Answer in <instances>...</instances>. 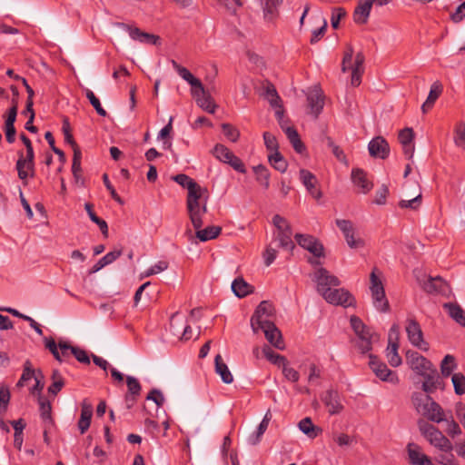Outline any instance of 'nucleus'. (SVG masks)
Instances as JSON below:
<instances>
[{"mask_svg":"<svg viewBox=\"0 0 465 465\" xmlns=\"http://www.w3.org/2000/svg\"><path fill=\"white\" fill-rule=\"evenodd\" d=\"M370 281H371L370 291H371V294H373V293L381 294V293L385 292L383 284H382L381 279L376 274V269H374L371 272Z\"/></svg>","mask_w":465,"mask_h":465,"instance_id":"obj_53","label":"nucleus"},{"mask_svg":"<svg viewBox=\"0 0 465 465\" xmlns=\"http://www.w3.org/2000/svg\"><path fill=\"white\" fill-rule=\"evenodd\" d=\"M264 143L272 153L278 151V143L275 136L268 132L263 134Z\"/></svg>","mask_w":465,"mask_h":465,"instance_id":"obj_64","label":"nucleus"},{"mask_svg":"<svg viewBox=\"0 0 465 465\" xmlns=\"http://www.w3.org/2000/svg\"><path fill=\"white\" fill-rule=\"evenodd\" d=\"M282 369V373L284 377L292 381L296 382L299 381L300 375L297 371H295L293 368L290 367L287 363V361L281 367Z\"/></svg>","mask_w":465,"mask_h":465,"instance_id":"obj_62","label":"nucleus"},{"mask_svg":"<svg viewBox=\"0 0 465 465\" xmlns=\"http://www.w3.org/2000/svg\"><path fill=\"white\" fill-rule=\"evenodd\" d=\"M214 156L223 163H227L229 160H232V157L234 155L226 146L223 144H216L213 149Z\"/></svg>","mask_w":465,"mask_h":465,"instance_id":"obj_50","label":"nucleus"},{"mask_svg":"<svg viewBox=\"0 0 465 465\" xmlns=\"http://www.w3.org/2000/svg\"><path fill=\"white\" fill-rule=\"evenodd\" d=\"M116 25L119 27H122L124 30L128 31L129 35L133 40L139 41L141 43H150V44H156V42L158 40V37H156L155 35L142 32L137 27L132 28L123 23H118Z\"/></svg>","mask_w":465,"mask_h":465,"instance_id":"obj_26","label":"nucleus"},{"mask_svg":"<svg viewBox=\"0 0 465 465\" xmlns=\"http://www.w3.org/2000/svg\"><path fill=\"white\" fill-rule=\"evenodd\" d=\"M442 92V85L440 82L436 81L434 82L431 86L429 93V95L426 99V101L421 105V110L423 113H426L429 111L436 102V100L439 98Z\"/></svg>","mask_w":465,"mask_h":465,"instance_id":"obj_31","label":"nucleus"},{"mask_svg":"<svg viewBox=\"0 0 465 465\" xmlns=\"http://www.w3.org/2000/svg\"><path fill=\"white\" fill-rule=\"evenodd\" d=\"M336 225L342 232L345 239H349V235L354 233V227L351 221L337 219Z\"/></svg>","mask_w":465,"mask_h":465,"instance_id":"obj_58","label":"nucleus"},{"mask_svg":"<svg viewBox=\"0 0 465 465\" xmlns=\"http://www.w3.org/2000/svg\"><path fill=\"white\" fill-rule=\"evenodd\" d=\"M312 280L316 282L317 292L328 303L343 307L352 304L353 298L348 291L343 288H332L339 286L341 282L326 269H317L313 273Z\"/></svg>","mask_w":465,"mask_h":465,"instance_id":"obj_1","label":"nucleus"},{"mask_svg":"<svg viewBox=\"0 0 465 465\" xmlns=\"http://www.w3.org/2000/svg\"><path fill=\"white\" fill-rule=\"evenodd\" d=\"M44 342L45 348L50 351L54 357L60 362L66 361L72 354L74 346L65 341H60L58 344L53 338L45 337Z\"/></svg>","mask_w":465,"mask_h":465,"instance_id":"obj_13","label":"nucleus"},{"mask_svg":"<svg viewBox=\"0 0 465 465\" xmlns=\"http://www.w3.org/2000/svg\"><path fill=\"white\" fill-rule=\"evenodd\" d=\"M272 223L276 228L274 232L275 241L278 242V245L288 251H292L294 248L292 242V232L289 223L285 218L279 214H275L272 218Z\"/></svg>","mask_w":465,"mask_h":465,"instance_id":"obj_5","label":"nucleus"},{"mask_svg":"<svg viewBox=\"0 0 465 465\" xmlns=\"http://www.w3.org/2000/svg\"><path fill=\"white\" fill-rule=\"evenodd\" d=\"M34 167L35 163L29 162L28 160H24L23 153H19V157L16 162V170L18 172V176L21 180L25 181L28 177L34 176Z\"/></svg>","mask_w":465,"mask_h":465,"instance_id":"obj_28","label":"nucleus"},{"mask_svg":"<svg viewBox=\"0 0 465 465\" xmlns=\"http://www.w3.org/2000/svg\"><path fill=\"white\" fill-rule=\"evenodd\" d=\"M215 372L221 377L222 381L230 384L233 381V376L230 371L228 366L223 361L222 356L217 354L215 359Z\"/></svg>","mask_w":465,"mask_h":465,"instance_id":"obj_30","label":"nucleus"},{"mask_svg":"<svg viewBox=\"0 0 465 465\" xmlns=\"http://www.w3.org/2000/svg\"><path fill=\"white\" fill-rule=\"evenodd\" d=\"M353 56V50L350 46L348 47L347 51L344 54L343 59H342V72H346L350 68H351V71H358V72H363V63H364V56L361 53H358L355 56L354 64L351 66V63Z\"/></svg>","mask_w":465,"mask_h":465,"instance_id":"obj_22","label":"nucleus"},{"mask_svg":"<svg viewBox=\"0 0 465 465\" xmlns=\"http://www.w3.org/2000/svg\"><path fill=\"white\" fill-rule=\"evenodd\" d=\"M277 16V9L273 1L267 0L263 7V17L268 22H272Z\"/></svg>","mask_w":465,"mask_h":465,"instance_id":"obj_57","label":"nucleus"},{"mask_svg":"<svg viewBox=\"0 0 465 465\" xmlns=\"http://www.w3.org/2000/svg\"><path fill=\"white\" fill-rule=\"evenodd\" d=\"M412 403L418 413L426 417L430 421L440 423L445 420L444 410L429 395L414 393L412 395Z\"/></svg>","mask_w":465,"mask_h":465,"instance_id":"obj_2","label":"nucleus"},{"mask_svg":"<svg viewBox=\"0 0 465 465\" xmlns=\"http://www.w3.org/2000/svg\"><path fill=\"white\" fill-rule=\"evenodd\" d=\"M369 366L376 377L381 381L393 385L400 382L397 372L390 370L384 362L372 354L369 355Z\"/></svg>","mask_w":465,"mask_h":465,"instance_id":"obj_7","label":"nucleus"},{"mask_svg":"<svg viewBox=\"0 0 465 465\" xmlns=\"http://www.w3.org/2000/svg\"><path fill=\"white\" fill-rule=\"evenodd\" d=\"M85 96L89 100L90 104L95 109L96 113L101 116L107 114L106 111L103 108L100 100L94 95V92L88 88L84 89Z\"/></svg>","mask_w":465,"mask_h":465,"instance_id":"obj_52","label":"nucleus"},{"mask_svg":"<svg viewBox=\"0 0 465 465\" xmlns=\"http://www.w3.org/2000/svg\"><path fill=\"white\" fill-rule=\"evenodd\" d=\"M253 172L256 175L257 182L265 189H268L270 186V173L268 169L263 165H257L253 167Z\"/></svg>","mask_w":465,"mask_h":465,"instance_id":"obj_44","label":"nucleus"},{"mask_svg":"<svg viewBox=\"0 0 465 465\" xmlns=\"http://www.w3.org/2000/svg\"><path fill=\"white\" fill-rule=\"evenodd\" d=\"M444 309L449 315L458 323L465 327V312L455 303H445Z\"/></svg>","mask_w":465,"mask_h":465,"instance_id":"obj_35","label":"nucleus"},{"mask_svg":"<svg viewBox=\"0 0 465 465\" xmlns=\"http://www.w3.org/2000/svg\"><path fill=\"white\" fill-rule=\"evenodd\" d=\"M422 377L424 378V381L422 383V390L426 393H432L440 384L437 371L433 368L431 370V372H429L427 376Z\"/></svg>","mask_w":465,"mask_h":465,"instance_id":"obj_37","label":"nucleus"},{"mask_svg":"<svg viewBox=\"0 0 465 465\" xmlns=\"http://www.w3.org/2000/svg\"><path fill=\"white\" fill-rule=\"evenodd\" d=\"M192 95L195 98L197 104L201 108L210 114L214 113L216 105L213 104L211 96L205 93L203 86L202 92H196V94H192Z\"/></svg>","mask_w":465,"mask_h":465,"instance_id":"obj_29","label":"nucleus"},{"mask_svg":"<svg viewBox=\"0 0 465 465\" xmlns=\"http://www.w3.org/2000/svg\"><path fill=\"white\" fill-rule=\"evenodd\" d=\"M271 419H272V415H271L270 411H268L265 413L261 423L258 425L256 430L249 435V437L247 439L248 444H250L252 446H255L261 442L262 435L265 433L266 430L268 429Z\"/></svg>","mask_w":465,"mask_h":465,"instance_id":"obj_27","label":"nucleus"},{"mask_svg":"<svg viewBox=\"0 0 465 465\" xmlns=\"http://www.w3.org/2000/svg\"><path fill=\"white\" fill-rule=\"evenodd\" d=\"M406 451L411 465H434L431 458L426 455L417 443H408Z\"/></svg>","mask_w":465,"mask_h":465,"instance_id":"obj_14","label":"nucleus"},{"mask_svg":"<svg viewBox=\"0 0 465 465\" xmlns=\"http://www.w3.org/2000/svg\"><path fill=\"white\" fill-rule=\"evenodd\" d=\"M284 133L286 136L288 137L290 143H292L293 149L298 153H302L305 147L302 143V142L300 139V136L297 133V131L293 127H283Z\"/></svg>","mask_w":465,"mask_h":465,"instance_id":"obj_36","label":"nucleus"},{"mask_svg":"<svg viewBox=\"0 0 465 465\" xmlns=\"http://www.w3.org/2000/svg\"><path fill=\"white\" fill-rule=\"evenodd\" d=\"M454 143L458 147L465 150V124L460 123L455 128Z\"/></svg>","mask_w":465,"mask_h":465,"instance_id":"obj_55","label":"nucleus"},{"mask_svg":"<svg viewBox=\"0 0 465 465\" xmlns=\"http://www.w3.org/2000/svg\"><path fill=\"white\" fill-rule=\"evenodd\" d=\"M399 344L391 343L388 344L386 349V357L389 363L392 367H398L401 364L402 361L398 353Z\"/></svg>","mask_w":465,"mask_h":465,"instance_id":"obj_40","label":"nucleus"},{"mask_svg":"<svg viewBox=\"0 0 465 465\" xmlns=\"http://www.w3.org/2000/svg\"><path fill=\"white\" fill-rule=\"evenodd\" d=\"M209 193L206 188L200 186L197 183L189 188L187 200H208Z\"/></svg>","mask_w":465,"mask_h":465,"instance_id":"obj_41","label":"nucleus"},{"mask_svg":"<svg viewBox=\"0 0 465 465\" xmlns=\"http://www.w3.org/2000/svg\"><path fill=\"white\" fill-rule=\"evenodd\" d=\"M273 307L267 301H262L256 308L251 319V327L253 332L259 328L272 322Z\"/></svg>","mask_w":465,"mask_h":465,"instance_id":"obj_9","label":"nucleus"},{"mask_svg":"<svg viewBox=\"0 0 465 465\" xmlns=\"http://www.w3.org/2000/svg\"><path fill=\"white\" fill-rule=\"evenodd\" d=\"M196 237L201 242H206L216 238L221 232V227L219 226H209L205 229H195Z\"/></svg>","mask_w":465,"mask_h":465,"instance_id":"obj_38","label":"nucleus"},{"mask_svg":"<svg viewBox=\"0 0 465 465\" xmlns=\"http://www.w3.org/2000/svg\"><path fill=\"white\" fill-rule=\"evenodd\" d=\"M268 158H269L270 163L277 171H279L281 173H284L287 170V166H288L287 162L284 160L282 155L278 151L272 153L268 156Z\"/></svg>","mask_w":465,"mask_h":465,"instance_id":"obj_45","label":"nucleus"},{"mask_svg":"<svg viewBox=\"0 0 465 465\" xmlns=\"http://www.w3.org/2000/svg\"><path fill=\"white\" fill-rule=\"evenodd\" d=\"M126 385L128 389V394L125 396V400L126 401H130L134 402L141 393V384L136 378L133 376H127Z\"/></svg>","mask_w":465,"mask_h":465,"instance_id":"obj_33","label":"nucleus"},{"mask_svg":"<svg viewBox=\"0 0 465 465\" xmlns=\"http://www.w3.org/2000/svg\"><path fill=\"white\" fill-rule=\"evenodd\" d=\"M351 326L357 336V347L362 353L372 350V346L380 340L377 332L367 327L357 316L351 317Z\"/></svg>","mask_w":465,"mask_h":465,"instance_id":"obj_3","label":"nucleus"},{"mask_svg":"<svg viewBox=\"0 0 465 465\" xmlns=\"http://www.w3.org/2000/svg\"><path fill=\"white\" fill-rule=\"evenodd\" d=\"M458 365L454 356L446 355L440 363V372L443 377L452 376L453 371L457 369Z\"/></svg>","mask_w":465,"mask_h":465,"instance_id":"obj_39","label":"nucleus"},{"mask_svg":"<svg viewBox=\"0 0 465 465\" xmlns=\"http://www.w3.org/2000/svg\"><path fill=\"white\" fill-rule=\"evenodd\" d=\"M299 429L309 438H315L320 429L315 427L310 418H304L299 422Z\"/></svg>","mask_w":465,"mask_h":465,"instance_id":"obj_43","label":"nucleus"},{"mask_svg":"<svg viewBox=\"0 0 465 465\" xmlns=\"http://www.w3.org/2000/svg\"><path fill=\"white\" fill-rule=\"evenodd\" d=\"M436 461L440 465H460L459 460L451 451L441 452L435 457Z\"/></svg>","mask_w":465,"mask_h":465,"instance_id":"obj_54","label":"nucleus"},{"mask_svg":"<svg viewBox=\"0 0 465 465\" xmlns=\"http://www.w3.org/2000/svg\"><path fill=\"white\" fill-rule=\"evenodd\" d=\"M373 306L381 312L389 311V302L386 298L385 292L381 294H371Z\"/></svg>","mask_w":465,"mask_h":465,"instance_id":"obj_51","label":"nucleus"},{"mask_svg":"<svg viewBox=\"0 0 465 465\" xmlns=\"http://www.w3.org/2000/svg\"><path fill=\"white\" fill-rule=\"evenodd\" d=\"M93 415V404L84 399L81 403V415L78 420V429L84 434L90 427Z\"/></svg>","mask_w":465,"mask_h":465,"instance_id":"obj_23","label":"nucleus"},{"mask_svg":"<svg viewBox=\"0 0 465 465\" xmlns=\"http://www.w3.org/2000/svg\"><path fill=\"white\" fill-rule=\"evenodd\" d=\"M259 330L264 332L267 341L276 349L283 350L285 348L282 333L273 322L260 327Z\"/></svg>","mask_w":465,"mask_h":465,"instance_id":"obj_17","label":"nucleus"},{"mask_svg":"<svg viewBox=\"0 0 465 465\" xmlns=\"http://www.w3.org/2000/svg\"><path fill=\"white\" fill-rule=\"evenodd\" d=\"M262 352L268 361H270L272 364L277 365L278 367H282L287 361L283 356L275 353L267 345L262 348Z\"/></svg>","mask_w":465,"mask_h":465,"instance_id":"obj_47","label":"nucleus"},{"mask_svg":"<svg viewBox=\"0 0 465 465\" xmlns=\"http://www.w3.org/2000/svg\"><path fill=\"white\" fill-rule=\"evenodd\" d=\"M222 129L223 134L232 142H236L240 136L239 131L229 124H223Z\"/></svg>","mask_w":465,"mask_h":465,"instance_id":"obj_59","label":"nucleus"},{"mask_svg":"<svg viewBox=\"0 0 465 465\" xmlns=\"http://www.w3.org/2000/svg\"><path fill=\"white\" fill-rule=\"evenodd\" d=\"M208 200H187V210L190 220L194 229H199L203 226V216L207 212Z\"/></svg>","mask_w":465,"mask_h":465,"instance_id":"obj_12","label":"nucleus"},{"mask_svg":"<svg viewBox=\"0 0 465 465\" xmlns=\"http://www.w3.org/2000/svg\"><path fill=\"white\" fill-rule=\"evenodd\" d=\"M405 331L410 343L422 351H428L429 343L424 340L423 332L419 322L413 319L406 322Z\"/></svg>","mask_w":465,"mask_h":465,"instance_id":"obj_8","label":"nucleus"},{"mask_svg":"<svg viewBox=\"0 0 465 465\" xmlns=\"http://www.w3.org/2000/svg\"><path fill=\"white\" fill-rule=\"evenodd\" d=\"M38 403H39V411H40L41 418L45 421L51 422L52 421V419H51L52 406H51L50 401L46 398L43 397L42 395H39Z\"/></svg>","mask_w":465,"mask_h":465,"instance_id":"obj_46","label":"nucleus"},{"mask_svg":"<svg viewBox=\"0 0 465 465\" xmlns=\"http://www.w3.org/2000/svg\"><path fill=\"white\" fill-rule=\"evenodd\" d=\"M122 254L120 250L109 252L104 257H102L91 269L90 272L94 273L102 270L104 266L111 264Z\"/></svg>","mask_w":465,"mask_h":465,"instance_id":"obj_34","label":"nucleus"},{"mask_svg":"<svg viewBox=\"0 0 465 465\" xmlns=\"http://www.w3.org/2000/svg\"><path fill=\"white\" fill-rule=\"evenodd\" d=\"M415 276L423 290L429 293L446 295L450 292L449 284L441 277H430L416 271Z\"/></svg>","mask_w":465,"mask_h":465,"instance_id":"obj_6","label":"nucleus"},{"mask_svg":"<svg viewBox=\"0 0 465 465\" xmlns=\"http://www.w3.org/2000/svg\"><path fill=\"white\" fill-rule=\"evenodd\" d=\"M373 3L378 5V0H359L353 13V20L356 24L367 23Z\"/></svg>","mask_w":465,"mask_h":465,"instance_id":"obj_21","label":"nucleus"},{"mask_svg":"<svg viewBox=\"0 0 465 465\" xmlns=\"http://www.w3.org/2000/svg\"><path fill=\"white\" fill-rule=\"evenodd\" d=\"M232 291L235 296L243 298L252 292V286L245 282L242 278H236L232 282Z\"/></svg>","mask_w":465,"mask_h":465,"instance_id":"obj_32","label":"nucleus"},{"mask_svg":"<svg viewBox=\"0 0 465 465\" xmlns=\"http://www.w3.org/2000/svg\"><path fill=\"white\" fill-rule=\"evenodd\" d=\"M346 15V11L341 7H335L332 9L331 16V26L336 29L339 26V23L341 18Z\"/></svg>","mask_w":465,"mask_h":465,"instance_id":"obj_61","label":"nucleus"},{"mask_svg":"<svg viewBox=\"0 0 465 465\" xmlns=\"http://www.w3.org/2000/svg\"><path fill=\"white\" fill-rule=\"evenodd\" d=\"M264 96L273 108L281 107L282 100L273 85L266 86Z\"/></svg>","mask_w":465,"mask_h":465,"instance_id":"obj_48","label":"nucleus"},{"mask_svg":"<svg viewBox=\"0 0 465 465\" xmlns=\"http://www.w3.org/2000/svg\"><path fill=\"white\" fill-rule=\"evenodd\" d=\"M172 65L176 73L192 86V94L203 91V84L201 81L194 77L187 68L180 65L174 60L172 61Z\"/></svg>","mask_w":465,"mask_h":465,"instance_id":"obj_18","label":"nucleus"},{"mask_svg":"<svg viewBox=\"0 0 465 465\" xmlns=\"http://www.w3.org/2000/svg\"><path fill=\"white\" fill-rule=\"evenodd\" d=\"M446 422V432L451 438H455L462 433L460 425L450 417V419L445 417Z\"/></svg>","mask_w":465,"mask_h":465,"instance_id":"obj_56","label":"nucleus"},{"mask_svg":"<svg viewBox=\"0 0 465 465\" xmlns=\"http://www.w3.org/2000/svg\"><path fill=\"white\" fill-rule=\"evenodd\" d=\"M170 330L179 340L188 341L192 337V329L184 315L175 312L170 319Z\"/></svg>","mask_w":465,"mask_h":465,"instance_id":"obj_11","label":"nucleus"},{"mask_svg":"<svg viewBox=\"0 0 465 465\" xmlns=\"http://www.w3.org/2000/svg\"><path fill=\"white\" fill-rule=\"evenodd\" d=\"M307 100L309 103V107L311 109V113L315 117H317L321 114V112L323 108V105H324L323 94H322V90L319 87L314 86L308 93Z\"/></svg>","mask_w":465,"mask_h":465,"instance_id":"obj_20","label":"nucleus"},{"mask_svg":"<svg viewBox=\"0 0 465 465\" xmlns=\"http://www.w3.org/2000/svg\"><path fill=\"white\" fill-rule=\"evenodd\" d=\"M351 180L360 193H367L372 188V183L367 178L366 173L361 169H353Z\"/></svg>","mask_w":465,"mask_h":465,"instance_id":"obj_24","label":"nucleus"},{"mask_svg":"<svg viewBox=\"0 0 465 465\" xmlns=\"http://www.w3.org/2000/svg\"><path fill=\"white\" fill-rule=\"evenodd\" d=\"M322 401L328 408L330 414H337L343 408L341 396L336 391H328L323 396Z\"/></svg>","mask_w":465,"mask_h":465,"instance_id":"obj_25","label":"nucleus"},{"mask_svg":"<svg viewBox=\"0 0 465 465\" xmlns=\"http://www.w3.org/2000/svg\"><path fill=\"white\" fill-rule=\"evenodd\" d=\"M300 180L307 189L308 193L315 199L322 197V192L316 187L318 183L316 176L305 169L300 170Z\"/></svg>","mask_w":465,"mask_h":465,"instance_id":"obj_19","label":"nucleus"},{"mask_svg":"<svg viewBox=\"0 0 465 465\" xmlns=\"http://www.w3.org/2000/svg\"><path fill=\"white\" fill-rule=\"evenodd\" d=\"M173 180L181 186L186 188L187 191L196 183V182H194L192 178L183 173L175 175Z\"/></svg>","mask_w":465,"mask_h":465,"instance_id":"obj_63","label":"nucleus"},{"mask_svg":"<svg viewBox=\"0 0 465 465\" xmlns=\"http://www.w3.org/2000/svg\"><path fill=\"white\" fill-rule=\"evenodd\" d=\"M368 150L372 157L379 159H386L390 153V146L381 136L371 139L368 144Z\"/></svg>","mask_w":465,"mask_h":465,"instance_id":"obj_16","label":"nucleus"},{"mask_svg":"<svg viewBox=\"0 0 465 465\" xmlns=\"http://www.w3.org/2000/svg\"><path fill=\"white\" fill-rule=\"evenodd\" d=\"M295 239L298 244L312 253L316 258L323 255V246L314 237L304 234H296Z\"/></svg>","mask_w":465,"mask_h":465,"instance_id":"obj_15","label":"nucleus"},{"mask_svg":"<svg viewBox=\"0 0 465 465\" xmlns=\"http://www.w3.org/2000/svg\"><path fill=\"white\" fill-rule=\"evenodd\" d=\"M10 401V391L6 385L0 386V410L5 411Z\"/></svg>","mask_w":465,"mask_h":465,"instance_id":"obj_60","label":"nucleus"},{"mask_svg":"<svg viewBox=\"0 0 465 465\" xmlns=\"http://www.w3.org/2000/svg\"><path fill=\"white\" fill-rule=\"evenodd\" d=\"M406 362L420 376H427L433 369L429 360L414 351H408L406 352Z\"/></svg>","mask_w":465,"mask_h":465,"instance_id":"obj_10","label":"nucleus"},{"mask_svg":"<svg viewBox=\"0 0 465 465\" xmlns=\"http://www.w3.org/2000/svg\"><path fill=\"white\" fill-rule=\"evenodd\" d=\"M419 430L426 440L441 452H450L453 450L451 441L434 425L420 420Z\"/></svg>","mask_w":465,"mask_h":465,"instance_id":"obj_4","label":"nucleus"},{"mask_svg":"<svg viewBox=\"0 0 465 465\" xmlns=\"http://www.w3.org/2000/svg\"><path fill=\"white\" fill-rule=\"evenodd\" d=\"M64 381L59 371L54 370L52 373V383L48 387V392L55 396L64 387Z\"/></svg>","mask_w":465,"mask_h":465,"instance_id":"obj_42","label":"nucleus"},{"mask_svg":"<svg viewBox=\"0 0 465 465\" xmlns=\"http://www.w3.org/2000/svg\"><path fill=\"white\" fill-rule=\"evenodd\" d=\"M454 391L457 395L465 394V376L461 372H455L451 376Z\"/></svg>","mask_w":465,"mask_h":465,"instance_id":"obj_49","label":"nucleus"}]
</instances>
